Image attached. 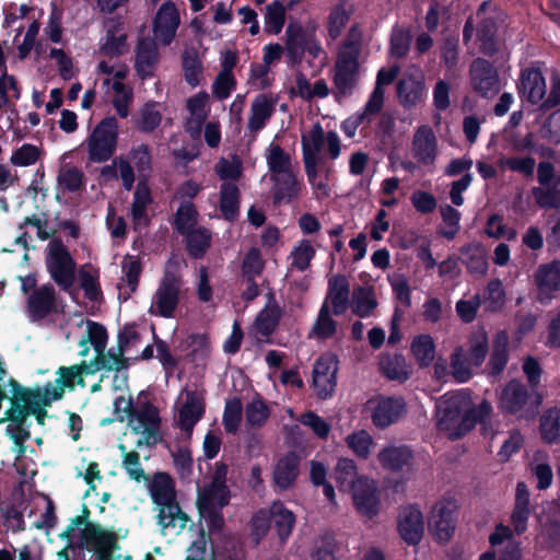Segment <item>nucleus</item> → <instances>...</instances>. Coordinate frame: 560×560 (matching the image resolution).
Returning <instances> with one entry per match:
<instances>
[{
	"label": "nucleus",
	"instance_id": "1",
	"mask_svg": "<svg viewBox=\"0 0 560 560\" xmlns=\"http://www.w3.org/2000/svg\"><path fill=\"white\" fill-rule=\"evenodd\" d=\"M152 502L159 506L158 523L163 528L184 529L189 516L183 512L176 499L175 482L170 474L158 471L149 483Z\"/></svg>",
	"mask_w": 560,
	"mask_h": 560
},
{
	"label": "nucleus",
	"instance_id": "2",
	"mask_svg": "<svg viewBox=\"0 0 560 560\" xmlns=\"http://www.w3.org/2000/svg\"><path fill=\"white\" fill-rule=\"evenodd\" d=\"M10 387V404L13 406L12 417L20 423H26L30 416H34L39 425L45 424L47 418L46 408L51 406L52 398L44 387H25L15 378L10 377L8 381Z\"/></svg>",
	"mask_w": 560,
	"mask_h": 560
},
{
	"label": "nucleus",
	"instance_id": "3",
	"mask_svg": "<svg viewBox=\"0 0 560 560\" xmlns=\"http://www.w3.org/2000/svg\"><path fill=\"white\" fill-rule=\"evenodd\" d=\"M177 262L167 261L158 289L153 295L150 314L163 318L174 317L180 300L183 279L177 270Z\"/></svg>",
	"mask_w": 560,
	"mask_h": 560
},
{
	"label": "nucleus",
	"instance_id": "4",
	"mask_svg": "<svg viewBox=\"0 0 560 560\" xmlns=\"http://www.w3.org/2000/svg\"><path fill=\"white\" fill-rule=\"evenodd\" d=\"M46 268L51 280L63 292L71 293L75 282L77 262L61 238L55 237L47 246Z\"/></svg>",
	"mask_w": 560,
	"mask_h": 560
},
{
	"label": "nucleus",
	"instance_id": "5",
	"mask_svg": "<svg viewBox=\"0 0 560 560\" xmlns=\"http://www.w3.org/2000/svg\"><path fill=\"white\" fill-rule=\"evenodd\" d=\"M118 143V121L114 116L103 118L86 139L88 156L93 163H104L113 158Z\"/></svg>",
	"mask_w": 560,
	"mask_h": 560
},
{
	"label": "nucleus",
	"instance_id": "6",
	"mask_svg": "<svg viewBox=\"0 0 560 560\" xmlns=\"http://www.w3.org/2000/svg\"><path fill=\"white\" fill-rule=\"evenodd\" d=\"M124 413L127 416L129 424L136 433L143 429L142 433L145 435L149 445L163 441L160 432V411L151 401H144L139 408H136L132 399L129 398L127 406L124 407Z\"/></svg>",
	"mask_w": 560,
	"mask_h": 560
},
{
	"label": "nucleus",
	"instance_id": "7",
	"mask_svg": "<svg viewBox=\"0 0 560 560\" xmlns=\"http://www.w3.org/2000/svg\"><path fill=\"white\" fill-rule=\"evenodd\" d=\"M458 518V504L453 498H443L432 508L429 527L439 541H448L455 533Z\"/></svg>",
	"mask_w": 560,
	"mask_h": 560
},
{
	"label": "nucleus",
	"instance_id": "8",
	"mask_svg": "<svg viewBox=\"0 0 560 560\" xmlns=\"http://www.w3.org/2000/svg\"><path fill=\"white\" fill-rule=\"evenodd\" d=\"M354 470L352 464V503L361 515L371 520L380 513V492L373 479L358 476Z\"/></svg>",
	"mask_w": 560,
	"mask_h": 560
},
{
	"label": "nucleus",
	"instance_id": "9",
	"mask_svg": "<svg viewBox=\"0 0 560 560\" xmlns=\"http://www.w3.org/2000/svg\"><path fill=\"white\" fill-rule=\"evenodd\" d=\"M399 73L398 67H392L389 69L382 68L377 72L375 86L369 96L366 104L362 112H358L352 126V137L354 136V129L363 124H370L372 117L382 112L384 106L385 92L383 86L389 85L394 82Z\"/></svg>",
	"mask_w": 560,
	"mask_h": 560
},
{
	"label": "nucleus",
	"instance_id": "10",
	"mask_svg": "<svg viewBox=\"0 0 560 560\" xmlns=\"http://www.w3.org/2000/svg\"><path fill=\"white\" fill-rule=\"evenodd\" d=\"M79 547H88L96 555V560H113L119 549L116 534L103 529L98 524H90L80 532Z\"/></svg>",
	"mask_w": 560,
	"mask_h": 560
},
{
	"label": "nucleus",
	"instance_id": "11",
	"mask_svg": "<svg viewBox=\"0 0 560 560\" xmlns=\"http://www.w3.org/2000/svg\"><path fill=\"white\" fill-rule=\"evenodd\" d=\"M472 91L483 98L493 97L500 92V77L497 68L483 58H476L469 67Z\"/></svg>",
	"mask_w": 560,
	"mask_h": 560
},
{
	"label": "nucleus",
	"instance_id": "12",
	"mask_svg": "<svg viewBox=\"0 0 560 560\" xmlns=\"http://www.w3.org/2000/svg\"><path fill=\"white\" fill-rule=\"evenodd\" d=\"M155 39L163 46H170L175 37H139L136 50L135 69L141 80L152 78L159 62V49Z\"/></svg>",
	"mask_w": 560,
	"mask_h": 560
},
{
	"label": "nucleus",
	"instance_id": "13",
	"mask_svg": "<svg viewBox=\"0 0 560 560\" xmlns=\"http://www.w3.org/2000/svg\"><path fill=\"white\" fill-rule=\"evenodd\" d=\"M537 288V301L541 305H549L560 292V260H552L540 265L534 275Z\"/></svg>",
	"mask_w": 560,
	"mask_h": 560
},
{
	"label": "nucleus",
	"instance_id": "14",
	"mask_svg": "<svg viewBox=\"0 0 560 560\" xmlns=\"http://www.w3.org/2000/svg\"><path fill=\"white\" fill-rule=\"evenodd\" d=\"M338 371L337 357L330 353L322 354L315 362L313 369V387L320 399L331 396L336 385Z\"/></svg>",
	"mask_w": 560,
	"mask_h": 560
},
{
	"label": "nucleus",
	"instance_id": "15",
	"mask_svg": "<svg viewBox=\"0 0 560 560\" xmlns=\"http://www.w3.org/2000/svg\"><path fill=\"white\" fill-rule=\"evenodd\" d=\"M26 310L33 320H42L51 314H58L60 310L55 287L45 283L33 290L27 296Z\"/></svg>",
	"mask_w": 560,
	"mask_h": 560
},
{
	"label": "nucleus",
	"instance_id": "16",
	"mask_svg": "<svg viewBox=\"0 0 560 560\" xmlns=\"http://www.w3.org/2000/svg\"><path fill=\"white\" fill-rule=\"evenodd\" d=\"M530 398H534V406L541 402L539 395H533L526 385L512 380L502 389L499 408L503 413L516 415L526 407Z\"/></svg>",
	"mask_w": 560,
	"mask_h": 560
},
{
	"label": "nucleus",
	"instance_id": "17",
	"mask_svg": "<svg viewBox=\"0 0 560 560\" xmlns=\"http://www.w3.org/2000/svg\"><path fill=\"white\" fill-rule=\"evenodd\" d=\"M406 412V402L402 397L381 396L375 402L371 419L376 428L385 429L396 423Z\"/></svg>",
	"mask_w": 560,
	"mask_h": 560
},
{
	"label": "nucleus",
	"instance_id": "18",
	"mask_svg": "<svg viewBox=\"0 0 560 560\" xmlns=\"http://www.w3.org/2000/svg\"><path fill=\"white\" fill-rule=\"evenodd\" d=\"M518 95L532 105L539 104L546 95V81L539 69L526 68L521 71L516 84Z\"/></svg>",
	"mask_w": 560,
	"mask_h": 560
},
{
	"label": "nucleus",
	"instance_id": "19",
	"mask_svg": "<svg viewBox=\"0 0 560 560\" xmlns=\"http://www.w3.org/2000/svg\"><path fill=\"white\" fill-rule=\"evenodd\" d=\"M397 529L406 544L409 546L418 545L422 539L424 529L421 511L413 505L401 510L398 516Z\"/></svg>",
	"mask_w": 560,
	"mask_h": 560
},
{
	"label": "nucleus",
	"instance_id": "20",
	"mask_svg": "<svg viewBox=\"0 0 560 560\" xmlns=\"http://www.w3.org/2000/svg\"><path fill=\"white\" fill-rule=\"evenodd\" d=\"M327 301L334 315H343L350 307V282L343 275H336L328 281Z\"/></svg>",
	"mask_w": 560,
	"mask_h": 560
},
{
	"label": "nucleus",
	"instance_id": "21",
	"mask_svg": "<svg viewBox=\"0 0 560 560\" xmlns=\"http://www.w3.org/2000/svg\"><path fill=\"white\" fill-rule=\"evenodd\" d=\"M300 457L294 451L288 452L276 463L273 468V483L281 491L293 487L300 474Z\"/></svg>",
	"mask_w": 560,
	"mask_h": 560
},
{
	"label": "nucleus",
	"instance_id": "22",
	"mask_svg": "<svg viewBox=\"0 0 560 560\" xmlns=\"http://www.w3.org/2000/svg\"><path fill=\"white\" fill-rule=\"evenodd\" d=\"M56 374L55 385L50 382L46 383L44 388L52 395V398L61 399L65 389L73 390L75 386H85L84 377L77 364L70 366H59Z\"/></svg>",
	"mask_w": 560,
	"mask_h": 560
},
{
	"label": "nucleus",
	"instance_id": "23",
	"mask_svg": "<svg viewBox=\"0 0 560 560\" xmlns=\"http://www.w3.org/2000/svg\"><path fill=\"white\" fill-rule=\"evenodd\" d=\"M396 91L400 105L404 108H411L424 97V80L421 75L406 74L398 80Z\"/></svg>",
	"mask_w": 560,
	"mask_h": 560
},
{
	"label": "nucleus",
	"instance_id": "24",
	"mask_svg": "<svg viewBox=\"0 0 560 560\" xmlns=\"http://www.w3.org/2000/svg\"><path fill=\"white\" fill-rule=\"evenodd\" d=\"M530 493L524 481H518L515 491V501L511 514V524L517 535L527 530V523L530 516Z\"/></svg>",
	"mask_w": 560,
	"mask_h": 560
},
{
	"label": "nucleus",
	"instance_id": "25",
	"mask_svg": "<svg viewBox=\"0 0 560 560\" xmlns=\"http://www.w3.org/2000/svg\"><path fill=\"white\" fill-rule=\"evenodd\" d=\"M205 411V399L197 392L188 390L178 413L180 429L190 434L196 423L203 417Z\"/></svg>",
	"mask_w": 560,
	"mask_h": 560
},
{
	"label": "nucleus",
	"instance_id": "26",
	"mask_svg": "<svg viewBox=\"0 0 560 560\" xmlns=\"http://www.w3.org/2000/svg\"><path fill=\"white\" fill-rule=\"evenodd\" d=\"M477 35H495L504 22V13L490 1H483L474 13Z\"/></svg>",
	"mask_w": 560,
	"mask_h": 560
},
{
	"label": "nucleus",
	"instance_id": "27",
	"mask_svg": "<svg viewBox=\"0 0 560 560\" xmlns=\"http://www.w3.org/2000/svg\"><path fill=\"white\" fill-rule=\"evenodd\" d=\"M463 412V398L459 395H444L436 405L438 425L441 430L452 431Z\"/></svg>",
	"mask_w": 560,
	"mask_h": 560
},
{
	"label": "nucleus",
	"instance_id": "28",
	"mask_svg": "<svg viewBox=\"0 0 560 560\" xmlns=\"http://www.w3.org/2000/svg\"><path fill=\"white\" fill-rule=\"evenodd\" d=\"M179 23L180 16L176 4L172 0H166L153 19V35H176Z\"/></svg>",
	"mask_w": 560,
	"mask_h": 560
},
{
	"label": "nucleus",
	"instance_id": "29",
	"mask_svg": "<svg viewBox=\"0 0 560 560\" xmlns=\"http://www.w3.org/2000/svg\"><path fill=\"white\" fill-rule=\"evenodd\" d=\"M377 459L384 469L398 472L412 464L413 452L407 445L386 446L378 453Z\"/></svg>",
	"mask_w": 560,
	"mask_h": 560
},
{
	"label": "nucleus",
	"instance_id": "30",
	"mask_svg": "<svg viewBox=\"0 0 560 560\" xmlns=\"http://www.w3.org/2000/svg\"><path fill=\"white\" fill-rule=\"evenodd\" d=\"M269 510L271 526L275 528L280 544L283 545L288 541L295 526V514L281 501L273 502Z\"/></svg>",
	"mask_w": 560,
	"mask_h": 560
},
{
	"label": "nucleus",
	"instance_id": "31",
	"mask_svg": "<svg viewBox=\"0 0 560 560\" xmlns=\"http://www.w3.org/2000/svg\"><path fill=\"white\" fill-rule=\"evenodd\" d=\"M460 261L467 271L474 276H485L488 271V257L485 247L478 242H471L459 248Z\"/></svg>",
	"mask_w": 560,
	"mask_h": 560
},
{
	"label": "nucleus",
	"instance_id": "32",
	"mask_svg": "<svg viewBox=\"0 0 560 560\" xmlns=\"http://www.w3.org/2000/svg\"><path fill=\"white\" fill-rule=\"evenodd\" d=\"M334 84L335 97L338 102L350 90V37H343L342 49L336 62Z\"/></svg>",
	"mask_w": 560,
	"mask_h": 560
},
{
	"label": "nucleus",
	"instance_id": "33",
	"mask_svg": "<svg viewBox=\"0 0 560 560\" xmlns=\"http://www.w3.org/2000/svg\"><path fill=\"white\" fill-rule=\"evenodd\" d=\"M282 313L283 311L276 301L275 294L269 292L267 303L255 320L258 332L264 337L272 335L281 320Z\"/></svg>",
	"mask_w": 560,
	"mask_h": 560
},
{
	"label": "nucleus",
	"instance_id": "34",
	"mask_svg": "<svg viewBox=\"0 0 560 560\" xmlns=\"http://www.w3.org/2000/svg\"><path fill=\"white\" fill-rule=\"evenodd\" d=\"M273 182L272 202L275 206L289 203L299 196L300 187L293 172L270 176Z\"/></svg>",
	"mask_w": 560,
	"mask_h": 560
},
{
	"label": "nucleus",
	"instance_id": "35",
	"mask_svg": "<svg viewBox=\"0 0 560 560\" xmlns=\"http://www.w3.org/2000/svg\"><path fill=\"white\" fill-rule=\"evenodd\" d=\"M241 192L235 183L223 182L220 186L219 209L222 218L233 222L240 214Z\"/></svg>",
	"mask_w": 560,
	"mask_h": 560
},
{
	"label": "nucleus",
	"instance_id": "36",
	"mask_svg": "<svg viewBox=\"0 0 560 560\" xmlns=\"http://www.w3.org/2000/svg\"><path fill=\"white\" fill-rule=\"evenodd\" d=\"M277 100H273L266 94H259L252 103L250 116L248 119V128L250 131L261 130L267 120L272 116L275 112V104Z\"/></svg>",
	"mask_w": 560,
	"mask_h": 560
},
{
	"label": "nucleus",
	"instance_id": "37",
	"mask_svg": "<svg viewBox=\"0 0 560 560\" xmlns=\"http://www.w3.org/2000/svg\"><path fill=\"white\" fill-rule=\"evenodd\" d=\"M230 500V489H221L207 485L198 491L197 508L199 512L213 509L223 510V508L229 505Z\"/></svg>",
	"mask_w": 560,
	"mask_h": 560
},
{
	"label": "nucleus",
	"instance_id": "38",
	"mask_svg": "<svg viewBox=\"0 0 560 560\" xmlns=\"http://www.w3.org/2000/svg\"><path fill=\"white\" fill-rule=\"evenodd\" d=\"M415 156L418 162L429 165L436 158V139L431 129L421 127L413 140Z\"/></svg>",
	"mask_w": 560,
	"mask_h": 560
},
{
	"label": "nucleus",
	"instance_id": "39",
	"mask_svg": "<svg viewBox=\"0 0 560 560\" xmlns=\"http://www.w3.org/2000/svg\"><path fill=\"white\" fill-rule=\"evenodd\" d=\"M186 250L194 259H201L211 246V233L203 226L196 228L184 234Z\"/></svg>",
	"mask_w": 560,
	"mask_h": 560
},
{
	"label": "nucleus",
	"instance_id": "40",
	"mask_svg": "<svg viewBox=\"0 0 560 560\" xmlns=\"http://www.w3.org/2000/svg\"><path fill=\"white\" fill-rule=\"evenodd\" d=\"M182 68L186 83L196 88L200 84L203 67L199 52L195 48H186L182 54Z\"/></svg>",
	"mask_w": 560,
	"mask_h": 560
},
{
	"label": "nucleus",
	"instance_id": "41",
	"mask_svg": "<svg viewBox=\"0 0 560 560\" xmlns=\"http://www.w3.org/2000/svg\"><path fill=\"white\" fill-rule=\"evenodd\" d=\"M509 361V341L505 332H500L492 347V352L488 361L489 374L498 376L501 374Z\"/></svg>",
	"mask_w": 560,
	"mask_h": 560
},
{
	"label": "nucleus",
	"instance_id": "42",
	"mask_svg": "<svg viewBox=\"0 0 560 560\" xmlns=\"http://www.w3.org/2000/svg\"><path fill=\"white\" fill-rule=\"evenodd\" d=\"M539 433L547 444L557 443L560 439V409L552 407L547 409L539 419Z\"/></svg>",
	"mask_w": 560,
	"mask_h": 560
},
{
	"label": "nucleus",
	"instance_id": "43",
	"mask_svg": "<svg viewBox=\"0 0 560 560\" xmlns=\"http://www.w3.org/2000/svg\"><path fill=\"white\" fill-rule=\"evenodd\" d=\"M410 349L420 368H428L432 364L435 357V343L430 335L416 336Z\"/></svg>",
	"mask_w": 560,
	"mask_h": 560
},
{
	"label": "nucleus",
	"instance_id": "44",
	"mask_svg": "<svg viewBox=\"0 0 560 560\" xmlns=\"http://www.w3.org/2000/svg\"><path fill=\"white\" fill-rule=\"evenodd\" d=\"M152 202V196L149 185L145 180H139L133 192L131 205V215L135 223L142 220L148 223L147 207Z\"/></svg>",
	"mask_w": 560,
	"mask_h": 560
},
{
	"label": "nucleus",
	"instance_id": "45",
	"mask_svg": "<svg viewBox=\"0 0 560 560\" xmlns=\"http://www.w3.org/2000/svg\"><path fill=\"white\" fill-rule=\"evenodd\" d=\"M337 331V322L331 317V310L327 301H324L317 319L312 328V335L317 339L326 340L331 338Z\"/></svg>",
	"mask_w": 560,
	"mask_h": 560
},
{
	"label": "nucleus",
	"instance_id": "46",
	"mask_svg": "<svg viewBox=\"0 0 560 560\" xmlns=\"http://www.w3.org/2000/svg\"><path fill=\"white\" fill-rule=\"evenodd\" d=\"M383 374L390 381L400 383L409 378V372L406 369V360L402 354L387 355L380 363Z\"/></svg>",
	"mask_w": 560,
	"mask_h": 560
},
{
	"label": "nucleus",
	"instance_id": "47",
	"mask_svg": "<svg viewBox=\"0 0 560 560\" xmlns=\"http://www.w3.org/2000/svg\"><path fill=\"white\" fill-rule=\"evenodd\" d=\"M198 212L192 202H182L174 217V229L180 234L196 229Z\"/></svg>",
	"mask_w": 560,
	"mask_h": 560
},
{
	"label": "nucleus",
	"instance_id": "48",
	"mask_svg": "<svg viewBox=\"0 0 560 560\" xmlns=\"http://www.w3.org/2000/svg\"><path fill=\"white\" fill-rule=\"evenodd\" d=\"M285 22V9L281 1L275 0L266 7L265 31L268 35L281 33Z\"/></svg>",
	"mask_w": 560,
	"mask_h": 560
},
{
	"label": "nucleus",
	"instance_id": "49",
	"mask_svg": "<svg viewBox=\"0 0 560 560\" xmlns=\"http://www.w3.org/2000/svg\"><path fill=\"white\" fill-rule=\"evenodd\" d=\"M530 195L536 205L545 210L560 209V188L552 186L532 187Z\"/></svg>",
	"mask_w": 560,
	"mask_h": 560
},
{
	"label": "nucleus",
	"instance_id": "50",
	"mask_svg": "<svg viewBox=\"0 0 560 560\" xmlns=\"http://www.w3.org/2000/svg\"><path fill=\"white\" fill-rule=\"evenodd\" d=\"M58 186L68 192H78L84 187V174L77 166L60 168L57 176Z\"/></svg>",
	"mask_w": 560,
	"mask_h": 560
},
{
	"label": "nucleus",
	"instance_id": "51",
	"mask_svg": "<svg viewBox=\"0 0 560 560\" xmlns=\"http://www.w3.org/2000/svg\"><path fill=\"white\" fill-rule=\"evenodd\" d=\"M267 165L270 176L291 172V158L279 144H272L267 155Z\"/></svg>",
	"mask_w": 560,
	"mask_h": 560
},
{
	"label": "nucleus",
	"instance_id": "52",
	"mask_svg": "<svg viewBox=\"0 0 560 560\" xmlns=\"http://www.w3.org/2000/svg\"><path fill=\"white\" fill-rule=\"evenodd\" d=\"M162 121V114L156 108V103L149 102L140 109V118L136 122L139 131L144 133L153 132Z\"/></svg>",
	"mask_w": 560,
	"mask_h": 560
},
{
	"label": "nucleus",
	"instance_id": "53",
	"mask_svg": "<svg viewBox=\"0 0 560 560\" xmlns=\"http://www.w3.org/2000/svg\"><path fill=\"white\" fill-rule=\"evenodd\" d=\"M271 528L270 510L259 509L250 520V539L258 546Z\"/></svg>",
	"mask_w": 560,
	"mask_h": 560
},
{
	"label": "nucleus",
	"instance_id": "54",
	"mask_svg": "<svg viewBox=\"0 0 560 560\" xmlns=\"http://www.w3.org/2000/svg\"><path fill=\"white\" fill-rule=\"evenodd\" d=\"M325 143L326 135L324 129L319 122H316L306 135L302 136L303 159H305V151L313 156H317V153L324 149Z\"/></svg>",
	"mask_w": 560,
	"mask_h": 560
},
{
	"label": "nucleus",
	"instance_id": "55",
	"mask_svg": "<svg viewBox=\"0 0 560 560\" xmlns=\"http://www.w3.org/2000/svg\"><path fill=\"white\" fill-rule=\"evenodd\" d=\"M86 325L88 336L82 338L79 346H85L88 342H91L96 354L104 352L108 340V334L105 326L93 320H88Z\"/></svg>",
	"mask_w": 560,
	"mask_h": 560
},
{
	"label": "nucleus",
	"instance_id": "56",
	"mask_svg": "<svg viewBox=\"0 0 560 560\" xmlns=\"http://www.w3.org/2000/svg\"><path fill=\"white\" fill-rule=\"evenodd\" d=\"M337 541L334 535H320L314 542L311 551L312 560H336Z\"/></svg>",
	"mask_w": 560,
	"mask_h": 560
},
{
	"label": "nucleus",
	"instance_id": "57",
	"mask_svg": "<svg viewBox=\"0 0 560 560\" xmlns=\"http://www.w3.org/2000/svg\"><path fill=\"white\" fill-rule=\"evenodd\" d=\"M270 416L269 407L259 397L253 399L246 405L245 418L248 425L253 428H261Z\"/></svg>",
	"mask_w": 560,
	"mask_h": 560
},
{
	"label": "nucleus",
	"instance_id": "58",
	"mask_svg": "<svg viewBox=\"0 0 560 560\" xmlns=\"http://www.w3.org/2000/svg\"><path fill=\"white\" fill-rule=\"evenodd\" d=\"M118 447L122 453V467L129 475L130 479L138 482L141 480H148L149 478L141 467L139 453L136 451L126 452V446L124 444H119Z\"/></svg>",
	"mask_w": 560,
	"mask_h": 560
},
{
	"label": "nucleus",
	"instance_id": "59",
	"mask_svg": "<svg viewBox=\"0 0 560 560\" xmlns=\"http://www.w3.org/2000/svg\"><path fill=\"white\" fill-rule=\"evenodd\" d=\"M264 269L265 260L260 250L257 247L249 248L241 265L242 277H260Z\"/></svg>",
	"mask_w": 560,
	"mask_h": 560
},
{
	"label": "nucleus",
	"instance_id": "60",
	"mask_svg": "<svg viewBox=\"0 0 560 560\" xmlns=\"http://www.w3.org/2000/svg\"><path fill=\"white\" fill-rule=\"evenodd\" d=\"M124 354L125 352H119V349L117 348V352H114L113 349H109L107 351L104 350V352L96 354L95 358L100 364L101 370H115L117 372H120L122 370L128 369L129 366L128 359L125 358Z\"/></svg>",
	"mask_w": 560,
	"mask_h": 560
},
{
	"label": "nucleus",
	"instance_id": "61",
	"mask_svg": "<svg viewBox=\"0 0 560 560\" xmlns=\"http://www.w3.org/2000/svg\"><path fill=\"white\" fill-rule=\"evenodd\" d=\"M347 0L339 2L331 9L328 16V35H340L342 27L350 20V10L346 8Z\"/></svg>",
	"mask_w": 560,
	"mask_h": 560
},
{
	"label": "nucleus",
	"instance_id": "62",
	"mask_svg": "<svg viewBox=\"0 0 560 560\" xmlns=\"http://www.w3.org/2000/svg\"><path fill=\"white\" fill-rule=\"evenodd\" d=\"M242 402L240 398H233L225 405L223 412V425L228 433L234 434L242 421Z\"/></svg>",
	"mask_w": 560,
	"mask_h": 560
},
{
	"label": "nucleus",
	"instance_id": "63",
	"mask_svg": "<svg viewBox=\"0 0 560 560\" xmlns=\"http://www.w3.org/2000/svg\"><path fill=\"white\" fill-rule=\"evenodd\" d=\"M291 256L292 265L300 271H304L310 267L312 259L315 257V249L308 240H302L293 248Z\"/></svg>",
	"mask_w": 560,
	"mask_h": 560
},
{
	"label": "nucleus",
	"instance_id": "64",
	"mask_svg": "<svg viewBox=\"0 0 560 560\" xmlns=\"http://www.w3.org/2000/svg\"><path fill=\"white\" fill-rule=\"evenodd\" d=\"M80 287L89 301L96 302L102 296L98 275H93L82 267L79 270Z\"/></svg>",
	"mask_w": 560,
	"mask_h": 560
}]
</instances>
